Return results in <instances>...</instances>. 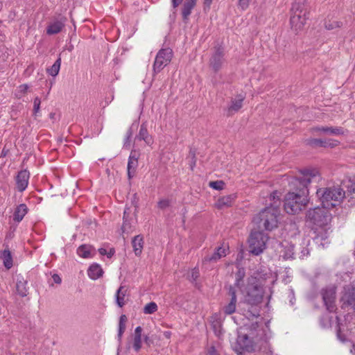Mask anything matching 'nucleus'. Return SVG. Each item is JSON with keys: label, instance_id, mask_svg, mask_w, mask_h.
<instances>
[{"label": "nucleus", "instance_id": "39", "mask_svg": "<svg viewBox=\"0 0 355 355\" xmlns=\"http://www.w3.org/2000/svg\"><path fill=\"white\" fill-rule=\"evenodd\" d=\"M209 185L210 187L216 190H221L223 189L225 183L221 180L212 181L209 183Z\"/></svg>", "mask_w": 355, "mask_h": 355}, {"label": "nucleus", "instance_id": "32", "mask_svg": "<svg viewBox=\"0 0 355 355\" xmlns=\"http://www.w3.org/2000/svg\"><path fill=\"white\" fill-rule=\"evenodd\" d=\"M0 258L2 259L3 266L7 268L10 269L12 268V257L11 255V252L8 249H5L0 255Z\"/></svg>", "mask_w": 355, "mask_h": 355}, {"label": "nucleus", "instance_id": "60", "mask_svg": "<svg viewBox=\"0 0 355 355\" xmlns=\"http://www.w3.org/2000/svg\"><path fill=\"white\" fill-rule=\"evenodd\" d=\"M352 352H354L355 354V345H353V348L352 349Z\"/></svg>", "mask_w": 355, "mask_h": 355}, {"label": "nucleus", "instance_id": "3", "mask_svg": "<svg viewBox=\"0 0 355 355\" xmlns=\"http://www.w3.org/2000/svg\"><path fill=\"white\" fill-rule=\"evenodd\" d=\"M323 207L333 208L345 198V192L340 186L320 188L316 192Z\"/></svg>", "mask_w": 355, "mask_h": 355}, {"label": "nucleus", "instance_id": "33", "mask_svg": "<svg viewBox=\"0 0 355 355\" xmlns=\"http://www.w3.org/2000/svg\"><path fill=\"white\" fill-rule=\"evenodd\" d=\"M127 289L124 286H120L116 293V302L119 307L125 305V296Z\"/></svg>", "mask_w": 355, "mask_h": 355}, {"label": "nucleus", "instance_id": "41", "mask_svg": "<svg viewBox=\"0 0 355 355\" xmlns=\"http://www.w3.org/2000/svg\"><path fill=\"white\" fill-rule=\"evenodd\" d=\"M132 135V131L131 128H129L128 130L126 132V137L124 141L123 146L125 148H129L130 146V139Z\"/></svg>", "mask_w": 355, "mask_h": 355}, {"label": "nucleus", "instance_id": "43", "mask_svg": "<svg viewBox=\"0 0 355 355\" xmlns=\"http://www.w3.org/2000/svg\"><path fill=\"white\" fill-rule=\"evenodd\" d=\"M189 157L191 158L190 167H191V169L193 170L194 166H196V163L195 152L190 150Z\"/></svg>", "mask_w": 355, "mask_h": 355}, {"label": "nucleus", "instance_id": "15", "mask_svg": "<svg viewBox=\"0 0 355 355\" xmlns=\"http://www.w3.org/2000/svg\"><path fill=\"white\" fill-rule=\"evenodd\" d=\"M139 154L135 150H132L128 162V175L129 179L134 176L138 166Z\"/></svg>", "mask_w": 355, "mask_h": 355}, {"label": "nucleus", "instance_id": "36", "mask_svg": "<svg viewBox=\"0 0 355 355\" xmlns=\"http://www.w3.org/2000/svg\"><path fill=\"white\" fill-rule=\"evenodd\" d=\"M60 65L61 58L59 57L54 64L50 68L47 69V73L52 76H56L59 73Z\"/></svg>", "mask_w": 355, "mask_h": 355}, {"label": "nucleus", "instance_id": "56", "mask_svg": "<svg viewBox=\"0 0 355 355\" xmlns=\"http://www.w3.org/2000/svg\"><path fill=\"white\" fill-rule=\"evenodd\" d=\"M164 336H165L166 338H171V331H164Z\"/></svg>", "mask_w": 355, "mask_h": 355}, {"label": "nucleus", "instance_id": "16", "mask_svg": "<svg viewBox=\"0 0 355 355\" xmlns=\"http://www.w3.org/2000/svg\"><path fill=\"white\" fill-rule=\"evenodd\" d=\"M65 19H60L55 20L48 25L46 28V33L49 35L58 34L64 26Z\"/></svg>", "mask_w": 355, "mask_h": 355}, {"label": "nucleus", "instance_id": "54", "mask_svg": "<svg viewBox=\"0 0 355 355\" xmlns=\"http://www.w3.org/2000/svg\"><path fill=\"white\" fill-rule=\"evenodd\" d=\"M98 252L101 255H105L107 254V250L104 248H99Z\"/></svg>", "mask_w": 355, "mask_h": 355}, {"label": "nucleus", "instance_id": "26", "mask_svg": "<svg viewBox=\"0 0 355 355\" xmlns=\"http://www.w3.org/2000/svg\"><path fill=\"white\" fill-rule=\"evenodd\" d=\"M234 195L223 196L218 199L216 203V206L218 209H223L225 207H231L234 201Z\"/></svg>", "mask_w": 355, "mask_h": 355}, {"label": "nucleus", "instance_id": "52", "mask_svg": "<svg viewBox=\"0 0 355 355\" xmlns=\"http://www.w3.org/2000/svg\"><path fill=\"white\" fill-rule=\"evenodd\" d=\"M52 278L53 279V282L56 284H60L61 283V278L60 277V276L57 274H54L53 276H52Z\"/></svg>", "mask_w": 355, "mask_h": 355}, {"label": "nucleus", "instance_id": "22", "mask_svg": "<svg viewBox=\"0 0 355 355\" xmlns=\"http://www.w3.org/2000/svg\"><path fill=\"white\" fill-rule=\"evenodd\" d=\"M307 144L312 147H334L336 146V141L332 140H322L320 139H308Z\"/></svg>", "mask_w": 355, "mask_h": 355}, {"label": "nucleus", "instance_id": "24", "mask_svg": "<svg viewBox=\"0 0 355 355\" xmlns=\"http://www.w3.org/2000/svg\"><path fill=\"white\" fill-rule=\"evenodd\" d=\"M228 250V247H225L223 245L218 247L216 252L213 253L211 256H207L205 258V261H216L220 259L221 257H225L227 254V250Z\"/></svg>", "mask_w": 355, "mask_h": 355}, {"label": "nucleus", "instance_id": "49", "mask_svg": "<svg viewBox=\"0 0 355 355\" xmlns=\"http://www.w3.org/2000/svg\"><path fill=\"white\" fill-rule=\"evenodd\" d=\"M207 355H218V353L214 346L212 345L208 348Z\"/></svg>", "mask_w": 355, "mask_h": 355}, {"label": "nucleus", "instance_id": "4", "mask_svg": "<svg viewBox=\"0 0 355 355\" xmlns=\"http://www.w3.org/2000/svg\"><path fill=\"white\" fill-rule=\"evenodd\" d=\"M244 295V301L248 304L256 306L262 302L263 288L259 280L254 277L248 279V284L244 290H241Z\"/></svg>", "mask_w": 355, "mask_h": 355}, {"label": "nucleus", "instance_id": "23", "mask_svg": "<svg viewBox=\"0 0 355 355\" xmlns=\"http://www.w3.org/2000/svg\"><path fill=\"white\" fill-rule=\"evenodd\" d=\"M142 330L140 326L137 327L135 329L132 347L136 352H139L142 347Z\"/></svg>", "mask_w": 355, "mask_h": 355}, {"label": "nucleus", "instance_id": "7", "mask_svg": "<svg viewBox=\"0 0 355 355\" xmlns=\"http://www.w3.org/2000/svg\"><path fill=\"white\" fill-rule=\"evenodd\" d=\"M268 239L267 234L263 232H252L248 241L250 252L254 255H259L262 253L266 248Z\"/></svg>", "mask_w": 355, "mask_h": 355}, {"label": "nucleus", "instance_id": "9", "mask_svg": "<svg viewBox=\"0 0 355 355\" xmlns=\"http://www.w3.org/2000/svg\"><path fill=\"white\" fill-rule=\"evenodd\" d=\"M321 295L327 309L329 312H334L336 309V288L331 286L323 288L321 291Z\"/></svg>", "mask_w": 355, "mask_h": 355}, {"label": "nucleus", "instance_id": "20", "mask_svg": "<svg viewBox=\"0 0 355 355\" xmlns=\"http://www.w3.org/2000/svg\"><path fill=\"white\" fill-rule=\"evenodd\" d=\"M244 99L245 96L241 94L238 95L236 98L232 99L231 101V105L227 109V114L230 116L238 112L242 107L243 101Z\"/></svg>", "mask_w": 355, "mask_h": 355}, {"label": "nucleus", "instance_id": "13", "mask_svg": "<svg viewBox=\"0 0 355 355\" xmlns=\"http://www.w3.org/2000/svg\"><path fill=\"white\" fill-rule=\"evenodd\" d=\"M30 173L26 170L21 171L16 177V184L17 190L20 192L24 191L28 184Z\"/></svg>", "mask_w": 355, "mask_h": 355}, {"label": "nucleus", "instance_id": "48", "mask_svg": "<svg viewBox=\"0 0 355 355\" xmlns=\"http://www.w3.org/2000/svg\"><path fill=\"white\" fill-rule=\"evenodd\" d=\"M144 341L148 347H150L153 343V340L150 338L148 335H145L144 336Z\"/></svg>", "mask_w": 355, "mask_h": 355}, {"label": "nucleus", "instance_id": "37", "mask_svg": "<svg viewBox=\"0 0 355 355\" xmlns=\"http://www.w3.org/2000/svg\"><path fill=\"white\" fill-rule=\"evenodd\" d=\"M157 310V305L154 302L148 303L144 307V313L145 314H152V313L156 312Z\"/></svg>", "mask_w": 355, "mask_h": 355}, {"label": "nucleus", "instance_id": "35", "mask_svg": "<svg viewBox=\"0 0 355 355\" xmlns=\"http://www.w3.org/2000/svg\"><path fill=\"white\" fill-rule=\"evenodd\" d=\"M245 275V272L244 268H239L236 274V279L235 283L233 286H234V288H239L241 289V286L243 285V280Z\"/></svg>", "mask_w": 355, "mask_h": 355}, {"label": "nucleus", "instance_id": "29", "mask_svg": "<svg viewBox=\"0 0 355 355\" xmlns=\"http://www.w3.org/2000/svg\"><path fill=\"white\" fill-rule=\"evenodd\" d=\"M27 282L22 277H18L17 279L16 288L18 294L21 297L28 295Z\"/></svg>", "mask_w": 355, "mask_h": 355}, {"label": "nucleus", "instance_id": "8", "mask_svg": "<svg viewBox=\"0 0 355 355\" xmlns=\"http://www.w3.org/2000/svg\"><path fill=\"white\" fill-rule=\"evenodd\" d=\"M172 57V49L169 48L160 49L155 57L153 64V76L159 73L166 66H167L171 61Z\"/></svg>", "mask_w": 355, "mask_h": 355}, {"label": "nucleus", "instance_id": "31", "mask_svg": "<svg viewBox=\"0 0 355 355\" xmlns=\"http://www.w3.org/2000/svg\"><path fill=\"white\" fill-rule=\"evenodd\" d=\"M196 4L187 0L184 1L182 8V15L184 21H187L192 10Z\"/></svg>", "mask_w": 355, "mask_h": 355}, {"label": "nucleus", "instance_id": "45", "mask_svg": "<svg viewBox=\"0 0 355 355\" xmlns=\"http://www.w3.org/2000/svg\"><path fill=\"white\" fill-rule=\"evenodd\" d=\"M250 1L251 0H239V6L244 10L248 8Z\"/></svg>", "mask_w": 355, "mask_h": 355}, {"label": "nucleus", "instance_id": "18", "mask_svg": "<svg viewBox=\"0 0 355 355\" xmlns=\"http://www.w3.org/2000/svg\"><path fill=\"white\" fill-rule=\"evenodd\" d=\"M77 253L80 257L87 259L96 254V250L90 245L83 244L78 248Z\"/></svg>", "mask_w": 355, "mask_h": 355}, {"label": "nucleus", "instance_id": "6", "mask_svg": "<svg viewBox=\"0 0 355 355\" xmlns=\"http://www.w3.org/2000/svg\"><path fill=\"white\" fill-rule=\"evenodd\" d=\"M328 209L322 206L309 209L306 214L307 220L319 227H325L331 220Z\"/></svg>", "mask_w": 355, "mask_h": 355}, {"label": "nucleus", "instance_id": "19", "mask_svg": "<svg viewBox=\"0 0 355 355\" xmlns=\"http://www.w3.org/2000/svg\"><path fill=\"white\" fill-rule=\"evenodd\" d=\"M123 223L121 227L123 233H129L132 229V221L133 219L130 216V208H125L123 212Z\"/></svg>", "mask_w": 355, "mask_h": 355}, {"label": "nucleus", "instance_id": "53", "mask_svg": "<svg viewBox=\"0 0 355 355\" xmlns=\"http://www.w3.org/2000/svg\"><path fill=\"white\" fill-rule=\"evenodd\" d=\"M337 336L339 338V340H340L342 342H344L345 340L344 336L340 334V330H338L337 333Z\"/></svg>", "mask_w": 355, "mask_h": 355}, {"label": "nucleus", "instance_id": "28", "mask_svg": "<svg viewBox=\"0 0 355 355\" xmlns=\"http://www.w3.org/2000/svg\"><path fill=\"white\" fill-rule=\"evenodd\" d=\"M101 267L96 263L92 264L87 270V275L92 279H97L103 275Z\"/></svg>", "mask_w": 355, "mask_h": 355}, {"label": "nucleus", "instance_id": "50", "mask_svg": "<svg viewBox=\"0 0 355 355\" xmlns=\"http://www.w3.org/2000/svg\"><path fill=\"white\" fill-rule=\"evenodd\" d=\"M342 25L341 22L336 21L335 25L333 24H326V28L329 30L333 29L335 27H340Z\"/></svg>", "mask_w": 355, "mask_h": 355}, {"label": "nucleus", "instance_id": "47", "mask_svg": "<svg viewBox=\"0 0 355 355\" xmlns=\"http://www.w3.org/2000/svg\"><path fill=\"white\" fill-rule=\"evenodd\" d=\"M270 200H274V205L273 206H279V204L280 203V201H279V198H277V200H276V193L274 192L272 193H271L270 195Z\"/></svg>", "mask_w": 355, "mask_h": 355}, {"label": "nucleus", "instance_id": "17", "mask_svg": "<svg viewBox=\"0 0 355 355\" xmlns=\"http://www.w3.org/2000/svg\"><path fill=\"white\" fill-rule=\"evenodd\" d=\"M136 139L144 141L148 146H150L153 143V139L148 133L146 122L141 123L139 133L136 136Z\"/></svg>", "mask_w": 355, "mask_h": 355}, {"label": "nucleus", "instance_id": "55", "mask_svg": "<svg viewBox=\"0 0 355 355\" xmlns=\"http://www.w3.org/2000/svg\"><path fill=\"white\" fill-rule=\"evenodd\" d=\"M212 1L213 0H204V4L207 6V7H209L211 3H212Z\"/></svg>", "mask_w": 355, "mask_h": 355}, {"label": "nucleus", "instance_id": "27", "mask_svg": "<svg viewBox=\"0 0 355 355\" xmlns=\"http://www.w3.org/2000/svg\"><path fill=\"white\" fill-rule=\"evenodd\" d=\"M321 230L319 231L317 234V235L315 236L314 239L315 242L323 247L329 243V233L328 232V230L327 228L323 229V227H321Z\"/></svg>", "mask_w": 355, "mask_h": 355}, {"label": "nucleus", "instance_id": "44", "mask_svg": "<svg viewBox=\"0 0 355 355\" xmlns=\"http://www.w3.org/2000/svg\"><path fill=\"white\" fill-rule=\"evenodd\" d=\"M170 205V202L168 200L163 199L158 202L157 206L159 208L162 209H164Z\"/></svg>", "mask_w": 355, "mask_h": 355}, {"label": "nucleus", "instance_id": "59", "mask_svg": "<svg viewBox=\"0 0 355 355\" xmlns=\"http://www.w3.org/2000/svg\"><path fill=\"white\" fill-rule=\"evenodd\" d=\"M252 315H253L254 317H257V316H259V313H258V312H256V313H252Z\"/></svg>", "mask_w": 355, "mask_h": 355}, {"label": "nucleus", "instance_id": "42", "mask_svg": "<svg viewBox=\"0 0 355 355\" xmlns=\"http://www.w3.org/2000/svg\"><path fill=\"white\" fill-rule=\"evenodd\" d=\"M200 275V272H199V270L196 268H194L193 269H192L191 272V275L189 276V279L191 281H196L198 277Z\"/></svg>", "mask_w": 355, "mask_h": 355}, {"label": "nucleus", "instance_id": "46", "mask_svg": "<svg viewBox=\"0 0 355 355\" xmlns=\"http://www.w3.org/2000/svg\"><path fill=\"white\" fill-rule=\"evenodd\" d=\"M347 187L349 192L355 193V175L353 177L352 180H350V184Z\"/></svg>", "mask_w": 355, "mask_h": 355}, {"label": "nucleus", "instance_id": "25", "mask_svg": "<svg viewBox=\"0 0 355 355\" xmlns=\"http://www.w3.org/2000/svg\"><path fill=\"white\" fill-rule=\"evenodd\" d=\"M313 130L317 132H321L325 135H339L343 134V130L338 127H315Z\"/></svg>", "mask_w": 355, "mask_h": 355}, {"label": "nucleus", "instance_id": "21", "mask_svg": "<svg viewBox=\"0 0 355 355\" xmlns=\"http://www.w3.org/2000/svg\"><path fill=\"white\" fill-rule=\"evenodd\" d=\"M144 236L141 234L135 236L132 239V245L135 254L137 257L141 255L144 248Z\"/></svg>", "mask_w": 355, "mask_h": 355}, {"label": "nucleus", "instance_id": "34", "mask_svg": "<svg viewBox=\"0 0 355 355\" xmlns=\"http://www.w3.org/2000/svg\"><path fill=\"white\" fill-rule=\"evenodd\" d=\"M127 317L125 315H121L119 318V331H118V339L119 342L121 341L122 336L123 333L125 332V328H126V322H127Z\"/></svg>", "mask_w": 355, "mask_h": 355}, {"label": "nucleus", "instance_id": "2", "mask_svg": "<svg viewBox=\"0 0 355 355\" xmlns=\"http://www.w3.org/2000/svg\"><path fill=\"white\" fill-rule=\"evenodd\" d=\"M306 0H295L291 9L290 23L292 29L297 32L305 25L309 15Z\"/></svg>", "mask_w": 355, "mask_h": 355}, {"label": "nucleus", "instance_id": "14", "mask_svg": "<svg viewBox=\"0 0 355 355\" xmlns=\"http://www.w3.org/2000/svg\"><path fill=\"white\" fill-rule=\"evenodd\" d=\"M236 343L242 350L250 352L253 348V341L246 334L240 333L237 337Z\"/></svg>", "mask_w": 355, "mask_h": 355}, {"label": "nucleus", "instance_id": "10", "mask_svg": "<svg viewBox=\"0 0 355 355\" xmlns=\"http://www.w3.org/2000/svg\"><path fill=\"white\" fill-rule=\"evenodd\" d=\"M342 308L352 310L355 313V286L345 288L344 293L341 297Z\"/></svg>", "mask_w": 355, "mask_h": 355}, {"label": "nucleus", "instance_id": "51", "mask_svg": "<svg viewBox=\"0 0 355 355\" xmlns=\"http://www.w3.org/2000/svg\"><path fill=\"white\" fill-rule=\"evenodd\" d=\"M183 0H171L172 6L173 8H178L182 3Z\"/></svg>", "mask_w": 355, "mask_h": 355}, {"label": "nucleus", "instance_id": "5", "mask_svg": "<svg viewBox=\"0 0 355 355\" xmlns=\"http://www.w3.org/2000/svg\"><path fill=\"white\" fill-rule=\"evenodd\" d=\"M279 216L278 206H270L263 209L254 220L259 224V228L270 231L277 227Z\"/></svg>", "mask_w": 355, "mask_h": 355}, {"label": "nucleus", "instance_id": "38", "mask_svg": "<svg viewBox=\"0 0 355 355\" xmlns=\"http://www.w3.org/2000/svg\"><path fill=\"white\" fill-rule=\"evenodd\" d=\"M28 89V85L26 84L19 85L15 92V96L20 99L27 92Z\"/></svg>", "mask_w": 355, "mask_h": 355}, {"label": "nucleus", "instance_id": "57", "mask_svg": "<svg viewBox=\"0 0 355 355\" xmlns=\"http://www.w3.org/2000/svg\"><path fill=\"white\" fill-rule=\"evenodd\" d=\"M114 251L113 250H111L108 253L107 252V257L110 258L114 254Z\"/></svg>", "mask_w": 355, "mask_h": 355}, {"label": "nucleus", "instance_id": "12", "mask_svg": "<svg viewBox=\"0 0 355 355\" xmlns=\"http://www.w3.org/2000/svg\"><path fill=\"white\" fill-rule=\"evenodd\" d=\"M227 290V295L230 298L227 304L223 307L222 311L225 315H232L236 309V291L232 285L229 286Z\"/></svg>", "mask_w": 355, "mask_h": 355}, {"label": "nucleus", "instance_id": "1", "mask_svg": "<svg viewBox=\"0 0 355 355\" xmlns=\"http://www.w3.org/2000/svg\"><path fill=\"white\" fill-rule=\"evenodd\" d=\"M318 173L315 170H306L302 176L291 182L293 191H289L284 198V209L289 214H296L306 207L309 202L308 184L313 179H318Z\"/></svg>", "mask_w": 355, "mask_h": 355}, {"label": "nucleus", "instance_id": "58", "mask_svg": "<svg viewBox=\"0 0 355 355\" xmlns=\"http://www.w3.org/2000/svg\"><path fill=\"white\" fill-rule=\"evenodd\" d=\"M55 114L53 113V112H51L49 114V117L51 119H55Z\"/></svg>", "mask_w": 355, "mask_h": 355}, {"label": "nucleus", "instance_id": "40", "mask_svg": "<svg viewBox=\"0 0 355 355\" xmlns=\"http://www.w3.org/2000/svg\"><path fill=\"white\" fill-rule=\"evenodd\" d=\"M41 100L39 97H35L33 101V115L36 116L40 112Z\"/></svg>", "mask_w": 355, "mask_h": 355}, {"label": "nucleus", "instance_id": "30", "mask_svg": "<svg viewBox=\"0 0 355 355\" xmlns=\"http://www.w3.org/2000/svg\"><path fill=\"white\" fill-rule=\"evenodd\" d=\"M28 211V208L25 204H20L17 207L13 215L14 220L20 222Z\"/></svg>", "mask_w": 355, "mask_h": 355}, {"label": "nucleus", "instance_id": "11", "mask_svg": "<svg viewBox=\"0 0 355 355\" xmlns=\"http://www.w3.org/2000/svg\"><path fill=\"white\" fill-rule=\"evenodd\" d=\"M225 51L222 46L215 48V51L209 60V65L215 71H218L225 62Z\"/></svg>", "mask_w": 355, "mask_h": 355}]
</instances>
